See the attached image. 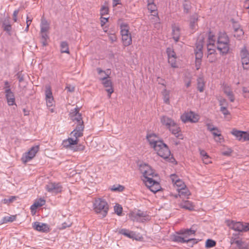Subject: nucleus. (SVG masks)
Instances as JSON below:
<instances>
[{
    "label": "nucleus",
    "mask_w": 249,
    "mask_h": 249,
    "mask_svg": "<svg viewBox=\"0 0 249 249\" xmlns=\"http://www.w3.org/2000/svg\"><path fill=\"white\" fill-rule=\"evenodd\" d=\"M229 227L234 231L243 232L249 231V223L231 221L228 224Z\"/></svg>",
    "instance_id": "nucleus-7"
},
{
    "label": "nucleus",
    "mask_w": 249,
    "mask_h": 249,
    "mask_svg": "<svg viewBox=\"0 0 249 249\" xmlns=\"http://www.w3.org/2000/svg\"><path fill=\"white\" fill-rule=\"evenodd\" d=\"M114 211L117 215H121L122 213L123 208L120 205L117 204L114 206Z\"/></svg>",
    "instance_id": "nucleus-48"
},
{
    "label": "nucleus",
    "mask_w": 249,
    "mask_h": 249,
    "mask_svg": "<svg viewBox=\"0 0 249 249\" xmlns=\"http://www.w3.org/2000/svg\"><path fill=\"white\" fill-rule=\"evenodd\" d=\"M33 228L36 231L43 232H48L50 231V228L48 224L40 223L39 222H35L33 224Z\"/></svg>",
    "instance_id": "nucleus-15"
},
{
    "label": "nucleus",
    "mask_w": 249,
    "mask_h": 249,
    "mask_svg": "<svg viewBox=\"0 0 249 249\" xmlns=\"http://www.w3.org/2000/svg\"><path fill=\"white\" fill-rule=\"evenodd\" d=\"M184 12L186 13H188L191 7V3L189 1L185 0L183 3Z\"/></svg>",
    "instance_id": "nucleus-44"
},
{
    "label": "nucleus",
    "mask_w": 249,
    "mask_h": 249,
    "mask_svg": "<svg viewBox=\"0 0 249 249\" xmlns=\"http://www.w3.org/2000/svg\"><path fill=\"white\" fill-rule=\"evenodd\" d=\"M173 182L178 187V189H183V187H186L183 181L178 178L175 175L171 176Z\"/></svg>",
    "instance_id": "nucleus-23"
},
{
    "label": "nucleus",
    "mask_w": 249,
    "mask_h": 249,
    "mask_svg": "<svg viewBox=\"0 0 249 249\" xmlns=\"http://www.w3.org/2000/svg\"><path fill=\"white\" fill-rule=\"evenodd\" d=\"M207 57L209 59V62H210V63L214 62L216 61V60L217 59L215 53H214V54H209L208 53Z\"/></svg>",
    "instance_id": "nucleus-55"
},
{
    "label": "nucleus",
    "mask_w": 249,
    "mask_h": 249,
    "mask_svg": "<svg viewBox=\"0 0 249 249\" xmlns=\"http://www.w3.org/2000/svg\"><path fill=\"white\" fill-rule=\"evenodd\" d=\"M233 27L234 29V31H236L237 30H240L241 28H240V25L235 21H233Z\"/></svg>",
    "instance_id": "nucleus-64"
},
{
    "label": "nucleus",
    "mask_w": 249,
    "mask_h": 249,
    "mask_svg": "<svg viewBox=\"0 0 249 249\" xmlns=\"http://www.w3.org/2000/svg\"><path fill=\"white\" fill-rule=\"evenodd\" d=\"M230 40L225 33H220L217 38V49L222 55L229 53L230 50Z\"/></svg>",
    "instance_id": "nucleus-3"
},
{
    "label": "nucleus",
    "mask_w": 249,
    "mask_h": 249,
    "mask_svg": "<svg viewBox=\"0 0 249 249\" xmlns=\"http://www.w3.org/2000/svg\"><path fill=\"white\" fill-rule=\"evenodd\" d=\"M16 197L14 196H11L9 198H4L2 200V202L4 204H9L16 200Z\"/></svg>",
    "instance_id": "nucleus-50"
},
{
    "label": "nucleus",
    "mask_w": 249,
    "mask_h": 249,
    "mask_svg": "<svg viewBox=\"0 0 249 249\" xmlns=\"http://www.w3.org/2000/svg\"><path fill=\"white\" fill-rule=\"evenodd\" d=\"M160 122L163 125L169 130V131L177 138L182 140V134L180 132V127L174 120L166 116H163L160 118Z\"/></svg>",
    "instance_id": "nucleus-2"
},
{
    "label": "nucleus",
    "mask_w": 249,
    "mask_h": 249,
    "mask_svg": "<svg viewBox=\"0 0 249 249\" xmlns=\"http://www.w3.org/2000/svg\"><path fill=\"white\" fill-rule=\"evenodd\" d=\"M19 13V9L16 10L14 11L13 15V19L15 22H17L18 20L17 16Z\"/></svg>",
    "instance_id": "nucleus-62"
},
{
    "label": "nucleus",
    "mask_w": 249,
    "mask_h": 249,
    "mask_svg": "<svg viewBox=\"0 0 249 249\" xmlns=\"http://www.w3.org/2000/svg\"><path fill=\"white\" fill-rule=\"evenodd\" d=\"M203 38H200L199 37L198 40L196 42V49L195 50L196 53V59L201 60V58L203 56L202 48L203 46Z\"/></svg>",
    "instance_id": "nucleus-14"
},
{
    "label": "nucleus",
    "mask_w": 249,
    "mask_h": 249,
    "mask_svg": "<svg viewBox=\"0 0 249 249\" xmlns=\"http://www.w3.org/2000/svg\"><path fill=\"white\" fill-rule=\"evenodd\" d=\"M180 35V31L179 27L176 25H173L172 26V36L176 42L179 41Z\"/></svg>",
    "instance_id": "nucleus-19"
},
{
    "label": "nucleus",
    "mask_w": 249,
    "mask_h": 249,
    "mask_svg": "<svg viewBox=\"0 0 249 249\" xmlns=\"http://www.w3.org/2000/svg\"><path fill=\"white\" fill-rule=\"evenodd\" d=\"M243 95L244 98L249 99V90L246 87L242 88Z\"/></svg>",
    "instance_id": "nucleus-56"
},
{
    "label": "nucleus",
    "mask_w": 249,
    "mask_h": 249,
    "mask_svg": "<svg viewBox=\"0 0 249 249\" xmlns=\"http://www.w3.org/2000/svg\"><path fill=\"white\" fill-rule=\"evenodd\" d=\"M176 59L177 57L168 58V62L173 68H177L178 67L176 64Z\"/></svg>",
    "instance_id": "nucleus-49"
},
{
    "label": "nucleus",
    "mask_w": 249,
    "mask_h": 249,
    "mask_svg": "<svg viewBox=\"0 0 249 249\" xmlns=\"http://www.w3.org/2000/svg\"><path fill=\"white\" fill-rule=\"evenodd\" d=\"M122 40L124 45L128 46L132 43L131 34L122 36Z\"/></svg>",
    "instance_id": "nucleus-27"
},
{
    "label": "nucleus",
    "mask_w": 249,
    "mask_h": 249,
    "mask_svg": "<svg viewBox=\"0 0 249 249\" xmlns=\"http://www.w3.org/2000/svg\"><path fill=\"white\" fill-rule=\"evenodd\" d=\"M181 121L184 123L191 122L196 123L198 122L199 117L198 115L195 114L192 111L189 112L185 113L181 116Z\"/></svg>",
    "instance_id": "nucleus-10"
},
{
    "label": "nucleus",
    "mask_w": 249,
    "mask_h": 249,
    "mask_svg": "<svg viewBox=\"0 0 249 249\" xmlns=\"http://www.w3.org/2000/svg\"><path fill=\"white\" fill-rule=\"evenodd\" d=\"M157 174L152 169L150 166V169L146 171V175H144L143 177L145 178V180H148V178H153L154 177H157Z\"/></svg>",
    "instance_id": "nucleus-30"
},
{
    "label": "nucleus",
    "mask_w": 249,
    "mask_h": 249,
    "mask_svg": "<svg viewBox=\"0 0 249 249\" xmlns=\"http://www.w3.org/2000/svg\"><path fill=\"white\" fill-rule=\"evenodd\" d=\"M231 133L239 141L245 142L249 140V132L233 129Z\"/></svg>",
    "instance_id": "nucleus-12"
},
{
    "label": "nucleus",
    "mask_w": 249,
    "mask_h": 249,
    "mask_svg": "<svg viewBox=\"0 0 249 249\" xmlns=\"http://www.w3.org/2000/svg\"><path fill=\"white\" fill-rule=\"evenodd\" d=\"M206 126L207 127V129L211 132H212L213 131H217V132H219L218 129L216 127H214L211 124H207Z\"/></svg>",
    "instance_id": "nucleus-54"
},
{
    "label": "nucleus",
    "mask_w": 249,
    "mask_h": 249,
    "mask_svg": "<svg viewBox=\"0 0 249 249\" xmlns=\"http://www.w3.org/2000/svg\"><path fill=\"white\" fill-rule=\"evenodd\" d=\"M220 111L225 115H227L230 114V112L228 110L227 108L224 107H220Z\"/></svg>",
    "instance_id": "nucleus-60"
},
{
    "label": "nucleus",
    "mask_w": 249,
    "mask_h": 249,
    "mask_svg": "<svg viewBox=\"0 0 249 249\" xmlns=\"http://www.w3.org/2000/svg\"><path fill=\"white\" fill-rule=\"evenodd\" d=\"M70 117L71 119L76 124L75 129L71 132V136L73 137L83 136L84 124L81 114L79 113V109L76 107L72 110L70 113Z\"/></svg>",
    "instance_id": "nucleus-1"
},
{
    "label": "nucleus",
    "mask_w": 249,
    "mask_h": 249,
    "mask_svg": "<svg viewBox=\"0 0 249 249\" xmlns=\"http://www.w3.org/2000/svg\"><path fill=\"white\" fill-rule=\"evenodd\" d=\"M147 8L150 11L151 13H156L157 9L156 4L154 2L153 3H150L147 4Z\"/></svg>",
    "instance_id": "nucleus-45"
},
{
    "label": "nucleus",
    "mask_w": 249,
    "mask_h": 249,
    "mask_svg": "<svg viewBox=\"0 0 249 249\" xmlns=\"http://www.w3.org/2000/svg\"><path fill=\"white\" fill-rule=\"evenodd\" d=\"M199 16L198 14L195 13L190 16L189 18V26L193 30H196L197 27V21L198 20Z\"/></svg>",
    "instance_id": "nucleus-18"
},
{
    "label": "nucleus",
    "mask_w": 249,
    "mask_h": 249,
    "mask_svg": "<svg viewBox=\"0 0 249 249\" xmlns=\"http://www.w3.org/2000/svg\"><path fill=\"white\" fill-rule=\"evenodd\" d=\"M85 146H84L82 144H79V145H76L75 146H72L71 150H73V151H83L85 149Z\"/></svg>",
    "instance_id": "nucleus-51"
},
{
    "label": "nucleus",
    "mask_w": 249,
    "mask_h": 249,
    "mask_svg": "<svg viewBox=\"0 0 249 249\" xmlns=\"http://www.w3.org/2000/svg\"><path fill=\"white\" fill-rule=\"evenodd\" d=\"M156 144L155 151L157 154L164 159H167L171 155V152L168 146L162 141H160Z\"/></svg>",
    "instance_id": "nucleus-6"
},
{
    "label": "nucleus",
    "mask_w": 249,
    "mask_h": 249,
    "mask_svg": "<svg viewBox=\"0 0 249 249\" xmlns=\"http://www.w3.org/2000/svg\"><path fill=\"white\" fill-rule=\"evenodd\" d=\"M124 189V187L121 185H118L117 187H116L115 185L113 186L111 190L113 191H118V192H122L123 191Z\"/></svg>",
    "instance_id": "nucleus-53"
},
{
    "label": "nucleus",
    "mask_w": 249,
    "mask_h": 249,
    "mask_svg": "<svg viewBox=\"0 0 249 249\" xmlns=\"http://www.w3.org/2000/svg\"><path fill=\"white\" fill-rule=\"evenodd\" d=\"M177 190L180 196H187L190 195V191L186 187H183V189H177Z\"/></svg>",
    "instance_id": "nucleus-37"
},
{
    "label": "nucleus",
    "mask_w": 249,
    "mask_h": 249,
    "mask_svg": "<svg viewBox=\"0 0 249 249\" xmlns=\"http://www.w3.org/2000/svg\"><path fill=\"white\" fill-rule=\"evenodd\" d=\"M148 141L149 142L150 145L155 149V146H156V144H158V142L159 141H157L155 140L156 135L154 134L148 135L146 137Z\"/></svg>",
    "instance_id": "nucleus-24"
},
{
    "label": "nucleus",
    "mask_w": 249,
    "mask_h": 249,
    "mask_svg": "<svg viewBox=\"0 0 249 249\" xmlns=\"http://www.w3.org/2000/svg\"><path fill=\"white\" fill-rule=\"evenodd\" d=\"M196 231L193 228V226L190 229H182L177 232V235H174L172 237V241L176 242L184 243L187 241H190L189 237L191 235H195Z\"/></svg>",
    "instance_id": "nucleus-4"
},
{
    "label": "nucleus",
    "mask_w": 249,
    "mask_h": 249,
    "mask_svg": "<svg viewBox=\"0 0 249 249\" xmlns=\"http://www.w3.org/2000/svg\"><path fill=\"white\" fill-rule=\"evenodd\" d=\"M236 247L235 249H249V245L247 243L241 241H235Z\"/></svg>",
    "instance_id": "nucleus-31"
},
{
    "label": "nucleus",
    "mask_w": 249,
    "mask_h": 249,
    "mask_svg": "<svg viewBox=\"0 0 249 249\" xmlns=\"http://www.w3.org/2000/svg\"><path fill=\"white\" fill-rule=\"evenodd\" d=\"M119 233L123 234L129 238H133V232L132 231H129L128 230L125 229H121L119 230Z\"/></svg>",
    "instance_id": "nucleus-32"
},
{
    "label": "nucleus",
    "mask_w": 249,
    "mask_h": 249,
    "mask_svg": "<svg viewBox=\"0 0 249 249\" xmlns=\"http://www.w3.org/2000/svg\"><path fill=\"white\" fill-rule=\"evenodd\" d=\"M16 219V215H11L10 216H5L2 220V223H6L9 222H13Z\"/></svg>",
    "instance_id": "nucleus-40"
},
{
    "label": "nucleus",
    "mask_w": 249,
    "mask_h": 249,
    "mask_svg": "<svg viewBox=\"0 0 249 249\" xmlns=\"http://www.w3.org/2000/svg\"><path fill=\"white\" fill-rule=\"evenodd\" d=\"M189 240H191L190 241H187V243L189 244V246L190 247H193V246L196 244L197 243V240L195 238H190L189 237Z\"/></svg>",
    "instance_id": "nucleus-59"
},
{
    "label": "nucleus",
    "mask_w": 249,
    "mask_h": 249,
    "mask_svg": "<svg viewBox=\"0 0 249 249\" xmlns=\"http://www.w3.org/2000/svg\"><path fill=\"white\" fill-rule=\"evenodd\" d=\"M62 186L59 183L49 182L46 186V189L48 192L57 194L62 191Z\"/></svg>",
    "instance_id": "nucleus-13"
},
{
    "label": "nucleus",
    "mask_w": 249,
    "mask_h": 249,
    "mask_svg": "<svg viewBox=\"0 0 249 249\" xmlns=\"http://www.w3.org/2000/svg\"><path fill=\"white\" fill-rule=\"evenodd\" d=\"M121 29V34L122 36H123L125 35H127L130 34V32L129 31V27L128 24L126 23H122L120 25Z\"/></svg>",
    "instance_id": "nucleus-25"
},
{
    "label": "nucleus",
    "mask_w": 249,
    "mask_h": 249,
    "mask_svg": "<svg viewBox=\"0 0 249 249\" xmlns=\"http://www.w3.org/2000/svg\"><path fill=\"white\" fill-rule=\"evenodd\" d=\"M163 95V99L164 102L166 104H169L170 103V91L167 90L166 89H164L162 92Z\"/></svg>",
    "instance_id": "nucleus-33"
},
{
    "label": "nucleus",
    "mask_w": 249,
    "mask_h": 249,
    "mask_svg": "<svg viewBox=\"0 0 249 249\" xmlns=\"http://www.w3.org/2000/svg\"><path fill=\"white\" fill-rule=\"evenodd\" d=\"M166 53L168 58L177 57L176 53L174 52V49L172 48H167L166 49Z\"/></svg>",
    "instance_id": "nucleus-41"
},
{
    "label": "nucleus",
    "mask_w": 249,
    "mask_h": 249,
    "mask_svg": "<svg viewBox=\"0 0 249 249\" xmlns=\"http://www.w3.org/2000/svg\"><path fill=\"white\" fill-rule=\"evenodd\" d=\"M241 59L249 57V53L246 47L243 48L241 51Z\"/></svg>",
    "instance_id": "nucleus-47"
},
{
    "label": "nucleus",
    "mask_w": 249,
    "mask_h": 249,
    "mask_svg": "<svg viewBox=\"0 0 249 249\" xmlns=\"http://www.w3.org/2000/svg\"><path fill=\"white\" fill-rule=\"evenodd\" d=\"M108 75L107 77H104L100 79L103 81L102 84L105 87L107 88L106 91L108 94L109 97H110L111 93L113 92V89L112 88V82L110 80L107 79Z\"/></svg>",
    "instance_id": "nucleus-16"
},
{
    "label": "nucleus",
    "mask_w": 249,
    "mask_h": 249,
    "mask_svg": "<svg viewBox=\"0 0 249 249\" xmlns=\"http://www.w3.org/2000/svg\"><path fill=\"white\" fill-rule=\"evenodd\" d=\"M4 89H5V92H7V90L8 91H11L10 89V85L8 81H5L4 82Z\"/></svg>",
    "instance_id": "nucleus-61"
},
{
    "label": "nucleus",
    "mask_w": 249,
    "mask_h": 249,
    "mask_svg": "<svg viewBox=\"0 0 249 249\" xmlns=\"http://www.w3.org/2000/svg\"><path fill=\"white\" fill-rule=\"evenodd\" d=\"M204 82L203 81V79L198 78L197 79V89L200 92H202L204 91Z\"/></svg>",
    "instance_id": "nucleus-39"
},
{
    "label": "nucleus",
    "mask_w": 249,
    "mask_h": 249,
    "mask_svg": "<svg viewBox=\"0 0 249 249\" xmlns=\"http://www.w3.org/2000/svg\"><path fill=\"white\" fill-rule=\"evenodd\" d=\"M46 104L47 107H51L53 105V98H46Z\"/></svg>",
    "instance_id": "nucleus-57"
},
{
    "label": "nucleus",
    "mask_w": 249,
    "mask_h": 249,
    "mask_svg": "<svg viewBox=\"0 0 249 249\" xmlns=\"http://www.w3.org/2000/svg\"><path fill=\"white\" fill-rule=\"evenodd\" d=\"M40 32H47L49 29V24L45 19H41Z\"/></svg>",
    "instance_id": "nucleus-29"
},
{
    "label": "nucleus",
    "mask_w": 249,
    "mask_h": 249,
    "mask_svg": "<svg viewBox=\"0 0 249 249\" xmlns=\"http://www.w3.org/2000/svg\"><path fill=\"white\" fill-rule=\"evenodd\" d=\"M53 98L51 88L50 86L47 85L45 87V98Z\"/></svg>",
    "instance_id": "nucleus-42"
},
{
    "label": "nucleus",
    "mask_w": 249,
    "mask_h": 249,
    "mask_svg": "<svg viewBox=\"0 0 249 249\" xmlns=\"http://www.w3.org/2000/svg\"><path fill=\"white\" fill-rule=\"evenodd\" d=\"M108 13V8L106 6H103L100 10V15L101 17L107 14Z\"/></svg>",
    "instance_id": "nucleus-52"
},
{
    "label": "nucleus",
    "mask_w": 249,
    "mask_h": 249,
    "mask_svg": "<svg viewBox=\"0 0 249 249\" xmlns=\"http://www.w3.org/2000/svg\"><path fill=\"white\" fill-rule=\"evenodd\" d=\"M242 235L241 232L233 233L230 237V243L231 245L235 244V241H241L239 240L240 236Z\"/></svg>",
    "instance_id": "nucleus-28"
},
{
    "label": "nucleus",
    "mask_w": 249,
    "mask_h": 249,
    "mask_svg": "<svg viewBox=\"0 0 249 249\" xmlns=\"http://www.w3.org/2000/svg\"><path fill=\"white\" fill-rule=\"evenodd\" d=\"M2 28L4 31L7 32H10L11 31L12 27L11 24L9 23L8 19H7V25H5V26Z\"/></svg>",
    "instance_id": "nucleus-58"
},
{
    "label": "nucleus",
    "mask_w": 249,
    "mask_h": 249,
    "mask_svg": "<svg viewBox=\"0 0 249 249\" xmlns=\"http://www.w3.org/2000/svg\"><path fill=\"white\" fill-rule=\"evenodd\" d=\"M60 47L61 53H70L69 45L66 41H62L60 44Z\"/></svg>",
    "instance_id": "nucleus-34"
},
{
    "label": "nucleus",
    "mask_w": 249,
    "mask_h": 249,
    "mask_svg": "<svg viewBox=\"0 0 249 249\" xmlns=\"http://www.w3.org/2000/svg\"><path fill=\"white\" fill-rule=\"evenodd\" d=\"M199 151H200V154L201 156L202 159L204 158L205 159L208 158V155L207 154V153L206 152V151L205 150L199 149Z\"/></svg>",
    "instance_id": "nucleus-63"
},
{
    "label": "nucleus",
    "mask_w": 249,
    "mask_h": 249,
    "mask_svg": "<svg viewBox=\"0 0 249 249\" xmlns=\"http://www.w3.org/2000/svg\"><path fill=\"white\" fill-rule=\"evenodd\" d=\"M181 208L191 211L194 209V206L192 203L188 200L185 201L179 204Z\"/></svg>",
    "instance_id": "nucleus-26"
},
{
    "label": "nucleus",
    "mask_w": 249,
    "mask_h": 249,
    "mask_svg": "<svg viewBox=\"0 0 249 249\" xmlns=\"http://www.w3.org/2000/svg\"><path fill=\"white\" fill-rule=\"evenodd\" d=\"M150 166L146 163H142L140 165L139 169L141 173L143 175H146V171L150 169Z\"/></svg>",
    "instance_id": "nucleus-36"
},
{
    "label": "nucleus",
    "mask_w": 249,
    "mask_h": 249,
    "mask_svg": "<svg viewBox=\"0 0 249 249\" xmlns=\"http://www.w3.org/2000/svg\"><path fill=\"white\" fill-rule=\"evenodd\" d=\"M216 245V242L212 239H207L206 242V248H211Z\"/></svg>",
    "instance_id": "nucleus-46"
},
{
    "label": "nucleus",
    "mask_w": 249,
    "mask_h": 249,
    "mask_svg": "<svg viewBox=\"0 0 249 249\" xmlns=\"http://www.w3.org/2000/svg\"><path fill=\"white\" fill-rule=\"evenodd\" d=\"M5 97L9 106H13L15 104V98L14 93L12 91H8L5 92Z\"/></svg>",
    "instance_id": "nucleus-20"
},
{
    "label": "nucleus",
    "mask_w": 249,
    "mask_h": 249,
    "mask_svg": "<svg viewBox=\"0 0 249 249\" xmlns=\"http://www.w3.org/2000/svg\"><path fill=\"white\" fill-rule=\"evenodd\" d=\"M94 210L95 212L101 215L102 217H105L109 209V206L107 203L102 198L95 199L93 204Z\"/></svg>",
    "instance_id": "nucleus-5"
},
{
    "label": "nucleus",
    "mask_w": 249,
    "mask_h": 249,
    "mask_svg": "<svg viewBox=\"0 0 249 249\" xmlns=\"http://www.w3.org/2000/svg\"><path fill=\"white\" fill-rule=\"evenodd\" d=\"M243 69L245 70H249V57L241 59Z\"/></svg>",
    "instance_id": "nucleus-43"
},
{
    "label": "nucleus",
    "mask_w": 249,
    "mask_h": 249,
    "mask_svg": "<svg viewBox=\"0 0 249 249\" xmlns=\"http://www.w3.org/2000/svg\"><path fill=\"white\" fill-rule=\"evenodd\" d=\"M145 182L146 185L154 193H156L160 190V186L159 183L153 178H148V180H145Z\"/></svg>",
    "instance_id": "nucleus-11"
},
{
    "label": "nucleus",
    "mask_w": 249,
    "mask_h": 249,
    "mask_svg": "<svg viewBox=\"0 0 249 249\" xmlns=\"http://www.w3.org/2000/svg\"><path fill=\"white\" fill-rule=\"evenodd\" d=\"M39 146L38 145L33 146L28 152H26L23 155L21 160L24 163H26L32 160L38 151Z\"/></svg>",
    "instance_id": "nucleus-9"
},
{
    "label": "nucleus",
    "mask_w": 249,
    "mask_h": 249,
    "mask_svg": "<svg viewBox=\"0 0 249 249\" xmlns=\"http://www.w3.org/2000/svg\"><path fill=\"white\" fill-rule=\"evenodd\" d=\"M75 139L69 138L67 140H64L62 142V145L66 148H70L71 149L72 145H76L79 141L78 138L80 137H74Z\"/></svg>",
    "instance_id": "nucleus-17"
},
{
    "label": "nucleus",
    "mask_w": 249,
    "mask_h": 249,
    "mask_svg": "<svg viewBox=\"0 0 249 249\" xmlns=\"http://www.w3.org/2000/svg\"><path fill=\"white\" fill-rule=\"evenodd\" d=\"M223 91L224 92L228 97L230 101L231 102H233L235 100L234 96L230 87L227 85H224L223 87Z\"/></svg>",
    "instance_id": "nucleus-22"
},
{
    "label": "nucleus",
    "mask_w": 249,
    "mask_h": 249,
    "mask_svg": "<svg viewBox=\"0 0 249 249\" xmlns=\"http://www.w3.org/2000/svg\"><path fill=\"white\" fill-rule=\"evenodd\" d=\"M40 34L41 36V43L43 46H46L48 45L47 41L49 39L47 32H40Z\"/></svg>",
    "instance_id": "nucleus-35"
},
{
    "label": "nucleus",
    "mask_w": 249,
    "mask_h": 249,
    "mask_svg": "<svg viewBox=\"0 0 249 249\" xmlns=\"http://www.w3.org/2000/svg\"><path fill=\"white\" fill-rule=\"evenodd\" d=\"M130 218L133 221L143 222L149 219V216L146 213L139 210L137 213H132L130 215Z\"/></svg>",
    "instance_id": "nucleus-8"
},
{
    "label": "nucleus",
    "mask_w": 249,
    "mask_h": 249,
    "mask_svg": "<svg viewBox=\"0 0 249 249\" xmlns=\"http://www.w3.org/2000/svg\"><path fill=\"white\" fill-rule=\"evenodd\" d=\"M213 36H209V42L207 43V50H208V54H214L215 53V50L212 48V47H213L214 40L213 39Z\"/></svg>",
    "instance_id": "nucleus-21"
},
{
    "label": "nucleus",
    "mask_w": 249,
    "mask_h": 249,
    "mask_svg": "<svg viewBox=\"0 0 249 249\" xmlns=\"http://www.w3.org/2000/svg\"><path fill=\"white\" fill-rule=\"evenodd\" d=\"M244 34V32L242 29L237 30L236 31H234L233 36L235 37H236L238 40H241Z\"/></svg>",
    "instance_id": "nucleus-38"
}]
</instances>
